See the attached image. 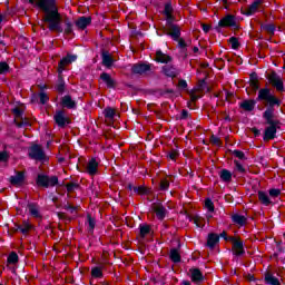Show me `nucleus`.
Returning <instances> with one entry per match:
<instances>
[{
    "instance_id": "nucleus-1",
    "label": "nucleus",
    "mask_w": 285,
    "mask_h": 285,
    "mask_svg": "<svg viewBox=\"0 0 285 285\" xmlns=\"http://www.w3.org/2000/svg\"><path fill=\"white\" fill-rule=\"evenodd\" d=\"M28 3L43 12L42 21L43 23H48V30L50 32H65V35H72L75 32V23L70 21V18H65V29L61 26L62 18L57 6V0H28Z\"/></svg>"
},
{
    "instance_id": "nucleus-2",
    "label": "nucleus",
    "mask_w": 285,
    "mask_h": 285,
    "mask_svg": "<svg viewBox=\"0 0 285 285\" xmlns=\"http://www.w3.org/2000/svg\"><path fill=\"white\" fill-rule=\"evenodd\" d=\"M257 101H266L263 119L267 127L264 130L263 141H273L277 137V128L282 125L278 119H275V106L279 108L282 100L273 95L268 87H265L258 91Z\"/></svg>"
},
{
    "instance_id": "nucleus-3",
    "label": "nucleus",
    "mask_w": 285,
    "mask_h": 285,
    "mask_svg": "<svg viewBox=\"0 0 285 285\" xmlns=\"http://www.w3.org/2000/svg\"><path fill=\"white\" fill-rule=\"evenodd\" d=\"M36 186H38V188H55L59 186V177L57 175L48 176L47 174H38L36 177Z\"/></svg>"
},
{
    "instance_id": "nucleus-4",
    "label": "nucleus",
    "mask_w": 285,
    "mask_h": 285,
    "mask_svg": "<svg viewBox=\"0 0 285 285\" xmlns=\"http://www.w3.org/2000/svg\"><path fill=\"white\" fill-rule=\"evenodd\" d=\"M223 28H232L233 30H239L237 17H235V14L227 13L218 21V24L214 27V30L219 33L222 32Z\"/></svg>"
},
{
    "instance_id": "nucleus-5",
    "label": "nucleus",
    "mask_w": 285,
    "mask_h": 285,
    "mask_svg": "<svg viewBox=\"0 0 285 285\" xmlns=\"http://www.w3.org/2000/svg\"><path fill=\"white\" fill-rule=\"evenodd\" d=\"M166 17V26L169 32L166 33L167 37L171 39H179L181 37V28L179 24H175L176 18L171 14H167Z\"/></svg>"
},
{
    "instance_id": "nucleus-6",
    "label": "nucleus",
    "mask_w": 285,
    "mask_h": 285,
    "mask_svg": "<svg viewBox=\"0 0 285 285\" xmlns=\"http://www.w3.org/2000/svg\"><path fill=\"white\" fill-rule=\"evenodd\" d=\"M28 156L29 159H33V161H48V156L46 155L43 147L39 144L29 147Z\"/></svg>"
},
{
    "instance_id": "nucleus-7",
    "label": "nucleus",
    "mask_w": 285,
    "mask_h": 285,
    "mask_svg": "<svg viewBox=\"0 0 285 285\" xmlns=\"http://www.w3.org/2000/svg\"><path fill=\"white\" fill-rule=\"evenodd\" d=\"M53 121L58 128H66V126H70V124H72V120L70 117L66 116V110L63 109L56 111L53 115Z\"/></svg>"
},
{
    "instance_id": "nucleus-8",
    "label": "nucleus",
    "mask_w": 285,
    "mask_h": 285,
    "mask_svg": "<svg viewBox=\"0 0 285 285\" xmlns=\"http://www.w3.org/2000/svg\"><path fill=\"white\" fill-rule=\"evenodd\" d=\"M153 71V65L146 62H137L131 66V75H146Z\"/></svg>"
},
{
    "instance_id": "nucleus-9",
    "label": "nucleus",
    "mask_w": 285,
    "mask_h": 285,
    "mask_svg": "<svg viewBox=\"0 0 285 285\" xmlns=\"http://www.w3.org/2000/svg\"><path fill=\"white\" fill-rule=\"evenodd\" d=\"M267 79L278 92H284V80H282V77H279L277 72L273 71L269 76H267Z\"/></svg>"
},
{
    "instance_id": "nucleus-10",
    "label": "nucleus",
    "mask_w": 285,
    "mask_h": 285,
    "mask_svg": "<svg viewBox=\"0 0 285 285\" xmlns=\"http://www.w3.org/2000/svg\"><path fill=\"white\" fill-rule=\"evenodd\" d=\"M232 250L233 255L236 257H242L246 255V249H244V240H240L239 238H235L232 242Z\"/></svg>"
},
{
    "instance_id": "nucleus-11",
    "label": "nucleus",
    "mask_w": 285,
    "mask_h": 285,
    "mask_svg": "<svg viewBox=\"0 0 285 285\" xmlns=\"http://www.w3.org/2000/svg\"><path fill=\"white\" fill-rule=\"evenodd\" d=\"M60 106L67 110H77V100L72 99L70 95H65L60 98Z\"/></svg>"
},
{
    "instance_id": "nucleus-12",
    "label": "nucleus",
    "mask_w": 285,
    "mask_h": 285,
    "mask_svg": "<svg viewBox=\"0 0 285 285\" xmlns=\"http://www.w3.org/2000/svg\"><path fill=\"white\" fill-rule=\"evenodd\" d=\"M26 181V171H17L14 176L9 177L11 186H23Z\"/></svg>"
},
{
    "instance_id": "nucleus-13",
    "label": "nucleus",
    "mask_w": 285,
    "mask_h": 285,
    "mask_svg": "<svg viewBox=\"0 0 285 285\" xmlns=\"http://www.w3.org/2000/svg\"><path fill=\"white\" fill-rule=\"evenodd\" d=\"M257 101L263 100H256L255 99H245L242 102L238 104L240 110H245V112H253L255 110V106H257Z\"/></svg>"
},
{
    "instance_id": "nucleus-14",
    "label": "nucleus",
    "mask_w": 285,
    "mask_h": 285,
    "mask_svg": "<svg viewBox=\"0 0 285 285\" xmlns=\"http://www.w3.org/2000/svg\"><path fill=\"white\" fill-rule=\"evenodd\" d=\"M46 88H48V86H42V87H40V92L38 94V96L37 95H33L32 97H31V101L32 102H35V101H37V99H38V97H39V102L42 105V106H46V102L47 101H50V97L48 96V94H46V91H43V90H46Z\"/></svg>"
},
{
    "instance_id": "nucleus-15",
    "label": "nucleus",
    "mask_w": 285,
    "mask_h": 285,
    "mask_svg": "<svg viewBox=\"0 0 285 285\" xmlns=\"http://www.w3.org/2000/svg\"><path fill=\"white\" fill-rule=\"evenodd\" d=\"M86 170L90 177H95V175L99 173V163L97 161V158L89 159Z\"/></svg>"
},
{
    "instance_id": "nucleus-16",
    "label": "nucleus",
    "mask_w": 285,
    "mask_h": 285,
    "mask_svg": "<svg viewBox=\"0 0 285 285\" xmlns=\"http://www.w3.org/2000/svg\"><path fill=\"white\" fill-rule=\"evenodd\" d=\"M190 273V279L194 284H202L204 282V274L202 273V269L194 267L189 269Z\"/></svg>"
},
{
    "instance_id": "nucleus-17",
    "label": "nucleus",
    "mask_w": 285,
    "mask_h": 285,
    "mask_svg": "<svg viewBox=\"0 0 285 285\" xmlns=\"http://www.w3.org/2000/svg\"><path fill=\"white\" fill-rule=\"evenodd\" d=\"M76 23V28H79V30H86L88 26H90V23H92V17H86V16H81L77 19Z\"/></svg>"
},
{
    "instance_id": "nucleus-18",
    "label": "nucleus",
    "mask_w": 285,
    "mask_h": 285,
    "mask_svg": "<svg viewBox=\"0 0 285 285\" xmlns=\"http://www.w3.org/2000/svg\"><path fill=\"white\" fill-rule=\"evenodd\" d=\"M262 3H264V0H254L252 2V4L248 7V9L244 12H242V14H245V17H253V14H255V12H257V10L259 9V6H262Z\"/></svg>"
},
{
    "instance_id": "nucleus-19",
    "label": "nucleus",
    "mask_w": 285,
    "mask_h": 285,
    "mask_svg": "<svg viewBox=\"0 0 285 285\" xmlns=\"http://www.w3.org/2000/svg\"><path fill=\"white\" fill-rule=\"evenodd\" d=\"M217 244H219V234L209 233L207 235V243H206L207 248H210V250H214Z\"/></svg>"
},
{
    "instance_id": "nucleus-20",
    "label": "nucleus",
    "mask_w": 285,
    "mask_h": 285,
    "mask_svg": "<svg viewBox=\"0 0 285 285\" xmlns=\"http://www.w3.org/2000/svg\"><path fill=\"white\" fill-rule=\"evenodd\" d=\"M163 73L166 77H170L171 79H175L179 75V70H177V67L173 65H165L163 66Z\"/></svg>"
},
{
    "instance_id": "nucleus-21",
    "label": "nucleus",
    "mask_w": 285,
    "mask_h": 285,
    "mask_svg": "<svg viewBox=\"0 0 285 285\" xmlns=\"http://www.w3.org/2000/svg\"><path fill=\"white\" fill-rule=\"evenodd\" d=\"M101 59H102V66H105L106 68H112V65L115 63V59L112 58V56H110L109 51L102 50Z\"/></svg>"
},
{
    "instance_id": "nucleus-22",
    "label": "nucleus",
    "mask_w": 285,
    "mask_h": 285,
    "mask_svg": "<svg viewBox=\"0 0 285 285\" xmlns=\"http://www.w3.org/2000/svg\"><path fill=\"white\" fill-rule=\"evenodd\" d=\"M155 61H157V63H170V61H173V57L164 53L161 50H157Z\"/></svg>"
},
{
    "instance_id": "nucleus-23",
    "label": "nucleus",
    "mask_w": 285,
    "mask_h": 285,
    "mask_svg": "<svg viewBox=\"0 0 285 285\" xmlns=\"http://www.w3.org/2000/svg\"><path fill=\"white\" fill-rule=\"evenodd\" d=\"M100 79L106 83L107 88H116L117 82H115V79L110 76L108 72L100 73Z\"/></svg>"
},
{
    "instance_id": "nucleus-24",
    "label": "nucleus",
    "mask_w": 285,
    "mask_h": 285,
    "mask_svg": "<svg viewBox=\"0 0 285 285\" xmlns=\"http://www.w3.org/2000/svg\"><path fill=\"white\" fill-rule=\"evenodd\" d=\"M258 202H261V204H263V206L273 205V202L271 200V197L264 190H258Z\"/></svg>"
},
{
    "instance_id": "nucleus-25",
    "label": "nucleus",
    "mask_w": 285,
    "mask_h": 285,
    "mask_svg": "<svg viewBox=\"0 0 285 285\" xmlns=\"http://www.w3.org/2000/svg\"><path fill=\"white\" fill-rule=\"evenodd\" d=\"M232 222L233 224H237L238 226H246L248 218H246V216L244 215L233 214Z\"/></svg>"
},
{
    "instance_id": "nucleus-26",
    "label": "nucleus",
    "mask_w": 285,
    "mask_h": 285,
    "mask_svg": "<svg viewBox=\"0 0 285 285\" xmlns=\"http://www.w3.org/2000/svg\"><path fill=\"white\" fill-rule=\"evenodd\" d=\"M55 89L59 95H63V92H66V80H63V76H61V73L58 76Z\"/></svg>"
},
{
    "instance_id": "nucleus-27",
    "label": "nucleus",
    "mask_w": 285,
    "mask_h": 285,
    "mask_svg": "<svg viewBox=\"0 0 285 285\" xmlns=\"http://www.w3.org/2000/svg\"><path fill=\"white\" fill-rule=\"evenodd\" d=\"M153 233V228L148 224H140L139 225V237L140 239H146L147 235H150Z\"/></svg>"
},
{
    "instance_id": "nucleus-28",
    "label": "nucleus",
    "mask_w": 285,
    "mask_h": 285,
    "mask_svg": "<svg viewBox=\"0 0 285 285\" xmlns=\"http://www.w3.org/2000/svg\"><path fill=\"white\" fill-rule=\"evenodd\" d=\"M154 213L156 214L157 219H159L160 222H164V219H166V207H164V205H158L155 209Z\"/></svg>"
},
{
    "instance_id": "nucleus-29",
    "label": "nucleus",
    "mask_w": 285,
    "mask_h": 285,
    "mask_svg": "<svg viewBox=\"0 0 285 285\" xmlns=\"http://www.w3.org/2000/svg\"><path fill=\"white\" fill-rule=\"evenodd\" d=\"M265 284L282 285V283H279V278L275 277L271 272L265 273Z\"/></svg>"
},
{
    "instance_id": "nucleus-30",
    "label": "nucleus",
    "mask_w": 285,
    "mask_h": 285,
    "mask_svg": "<svg viewBox=\"0 0 285 285\" xmlns=\"http://www.w3.org/2000/svg\"><path fill=\"white\" fill-rule=\"evenodd\" d=\"M169 259L174 262V264H179L181 262V254H179L178 248H171L169 252Z\"/></svg>"
},
{
    "instance_id": "nucleus-31",
    "label": "nucleus",
    "mask_w": 285,
    "mask_h": 285,
    "mask_svg": "<svg viewBox=\"0 0 285 285\" xmlns=\"http://www.w3.org/2000/svg\"><path fill=\"white\" fill-rule=\"evenodd\" d=\"M66 66H70V60L65 56L58 63V75H62Z\"/></svg>"
},
{
    "instance_id": "nucleus-32",
    "label": "nucleus",
    "mask_w": 285,
    "mask_h": 285,
    "mask_svg": "<svg viewBox=\"0 0 285 285\" xmlns=\"http://www.w3.org/2000/svg\"><path fill=\"white\" fill-rule=\"evenodd\" d=\"M220 179L222 181L228 183L233 180V173L228 169H222L220 170Z\"/></svg>"
},
{
    "instance_id": "nucleus-33",
    "label": "nucleus",
    "mask_w": 285,
    "mask_h": 285,
    "mask_svg": "<svg viewBox=\"0 0 285 285\" xmlns=\"http://www.w3.org/2000/svg\"><path fill=\"white\" fill-rule=\"evenodd\" d=\"M91 277L94 279H101L104 277V271L99 266H95L91 268Z\"/></svg>"
},
{
    "instance_id": "nucleus-34",
    "label": "nucleus",
    "mask_w": 285,
    "mask_h": 285,
    "mask_svg": "<svg viewBox=\"0 0 285 285\" xmlns=\"http://www.w3.org/2000/svg\"><path fill=\"white\" fill-rule=\"evenodd\" d=\"M7 263L12 266L19 264V254H17V252H11L7 258Z\"/></svg>"
},
{
    "instance_id": "nucleus-35",
    "label": "nucleus",
    "mask_w": 285,
    "mask_h": 285,
    "mask_svg": "<svg viewBox=\"0 0 285 285\" xmlns=\"http://www.w3.org/2000/svg\"><path fill=\"white\" fill-rule=\"evenodd\" d=\"M28 208L31 217H36V219H41V214L39 213V209L35 204H29Z\"/></svg>"
},
{
    "instance_id": "nucleus-36",
    "label": "nucleus",
    "mask_w": 285,
    "mask_h": 285,
    "mask_svg": "<svg viewBox=\"0 0 285 285\" xmlns=\"http://www.w3.org/2000/svg\"><path fill=\"white\" fill-rule=\"evenodd\" d=\"M115 115H117V111H115V109H112L111 107H107L104 109V117L106 119H115Z\"/></svg>"
},
{
    "instance_id": "nucleus-37",
    "label": "nucleus",
    "mask_w": 285,
    "mask_h": 285,
    "mask_svg": "<svg viewBox=\"0 0 285 285\" xmlns=\"http://www.w3.org/2000/svg\"><path fill=\"white\" fill-rule=\"evenodd\" d=\"M173 12H175V9L173 8V1L168 0L165 3V8L163 10V14L166 17L168 14H173Z\"/></svg>"
},
{
    "instance_id": "nucleus-38",
    "label": "nucleus",
    "mask_w": 285,
    "mask_h": 285,
    "mask_svg": "<svg viewBox=\"0 0 285 285\" xmlns=\"http://www.w3.org/2000/svg\"><path fill=\"white\" fill-rule=\"evenodd\" d=\"M198 90L200 92H210V87L206 83V78L198 81Z\"/></svg>"
},
{
    "instance_id": "nucleus-39",
    "label": "nucleus",
    "mask_w": 285,
    "mask_h": 285,
    "mask_svg": "<svg viewBox=\"0 0 285 285\" xmlns=\"http://www.w3.org/2000/svg\"><path fill=\"white\" fill-rule=\"evenodd\" d=\"M81 188V185L79 183H67L66 189L68 193H75V190H79Z\"/></svg>"
},
{
    "instance_id": "nucleus-40",
    "label": "nucleus",
    "mask_w": 285,
    "mask_h": 285,
    "mask_svg": "<svg viewBox=\"0 0 285 285\" xmlns=\"http://www.w3.org/2000/svg\"><path fill=\"white\" fill-rule=\"evenodd\" d=\"M87 222L89 225V233H95V226H97V220L92 217V215H87Z\"/></svg>"
},
{
    "instance_id": "nucleus-41",
    "label": "nucleus",
    "mask_w": 285,
    "mask_h": 285,
    "mask_svg": "<svg viewBox=\"0 0 285 285\" xmlns=\"http://www.w3.org/2000/svg\"><path fill=\"white\" fill-rule=\"evenodd\" d=\"M13 124H16L17 128H26L28 126H32V124H30L28 118H24V117H23V119H21V122L17 121V119H14Z\"/></svg>"
},
{
    "instance_id": "nucleus-42",
    "label": "nucleus",
    "mask_w": 285,
    "mask_h": 285,
    "mask_svg": "<svg viewBox=\"0 0 285 285\" xmlns=\"http://www.w3.org/2000/svg\"><path fill=\"white\" fill-rule=\"evenodd\" d=\"M228 42L230 43L233 50H239L240 43H239V39H237V37H230Z\"/></svg>"
},
{
    "instance_id": "nucleus-43",
    "label": "nucleus",
    "mask_w": 285,
    "mask_h": 285,
    "mask_svg": "<svg viewBox=\"0 0 285 285\" xmlns=\"http://www.w3.org/2000/svg\"><path fill=\"white\" fill-rule=\"evenodd\" d=\"M205 207L207 208L208 213H215V203H213V199L206 198Z\"/></svg>"
},
{
    "instance_id": "nucleus-44",
    "label": "nucleus",
    "mask_w": 285,
    "mask_h": 285,
    "mask_svg": "<svg viewBox=\"0 0 285 285\" xmlns=\"http://www.w3.org/2000/svg\"><path fill=\"white\" fill-rule=\"evenodd\" d=\"M173 41H177L178 48H180V50H186V48H188L186 40H184V38H181V36H178L177 39H173Z\"/></svg>"
},
{
    "instance_id": "nucleus-45",
    "label": "nucleus",
    "mask_w": 285,
    "mask_h": 285,
    "mask_svg": "<svg viewBox=\"0 0 285 285\" xmlns=\"http://www.w3.org/2000/svg\"><path fill=\"white\" fill-rule=\"evenodd\" d=\"M168 188H170V181L166 178L161 179L159 184V190L166 191Z\"/></svg>"
},
{
    "instance_id": "nucleus-46",
    "label": "nucleus",
    "mask_w": 285,
    "mask_h": 285,
    "mask_svg": "<svg viewBox=\"0 0 285 285\" xmlns=\"http://www.w3.org/2000/svg\"><path fill=\"white\" fill-rule=\"evenodd\" d=\"M269 193V197H272V199H277V197H279V195H282V189L279 188H271L268 190Z\"/></svg>"
},
{
    "instance_id": "nucleus-47",
    "label": "nucleus",
    "mask_w": 285,
    "mask_h": 285,
    "mask_svg": "<svg viewBox=\"0 0 285 285\" xmlns=\"http://www.w3.org/2000/svg\"><path fill=\"white\" fill-rule=\"evenodd\" d=\"M31 229H32V225H30V223H28L27 220H23L22 228H21L22 235H28V233H30Z\"/></svg>"
},
{
    "instance_id": "nucleus-48",
    "label": "nucleus",
    "mask_w": 285,
    "mask_h": 285,
    "mask_svg": "<svg viewBox=\"0 0 285 285\" xmlns=\"http://www.w3.org/2000/svg\"><path fill=\"white\" fill-rule=\"evenodd\" d=\"M10 159V154L7 150L0 151V164H8Z\"/></svg>"
},
{
    "instance_id": "nucleus-49",
    "label": "nucleus",
    "mask_w": 285,
    "mask_h": 285,
    "mask_svg": "<svg viewBox=\"0 0 285 285\" xmlns=\"http://www.w3.org/2000/svg\"><path fill=\"white\" fill-rule=\"evenodd\" d=\"M134 193H136L137 195H148V188L144 186H135Z\"/></svg>"
},
{
    "instance_id": "nucleus-50",
    "label": "nucleus",
    "mask_w": 285,
    "mask_h": 285,
    "mask_svg": "<svg viewBox=\"0 0 285 285\" xmlns=\"http://www.w3.org/2000/svg\"><path fill=\"white\" fill-rule=\"evenodd\" d=\"M262 29L268 32L269 35H275V24L273 23L262 24Z\"/></svg>"
},
{
    "instance_id": "nucleus-51",
    "label": "nucleus",
    "mask_w": 285,
    "mask_h": 285,
    "mask_svg": "<svg viewBox=\"0 0 285 285\" xmlns=\"http://www.w3.org/2000/svg\"><path fill=\"white\" fill-rule=\"evenodd\" d=\"M11 112L14 115L17 119H23V109L19 107H14Z\"/></svg>"
},
{
    "instance_id": "nucleus-52",
    "label": "nucleus",
    "mask_w": 285,
    "mask_h": 285,
    "mask_svg": "<svg viewBox=\"0 0 285 285\" xmlns=\"http://www.w3.org/2000/svg\"><path fill=\"white\" fill-rule=\"evenodd\" d=\"M10 71V65L6 61L0 62V75H6L7 72Z\"/></svg>"
},
{
    "instance_id": "nucleus-53",
    "label": "nucleus",
    "mask_w": 285,
    "mask_h": 285,
    "mask_svg": "<svg viewBox=\"0 0 285 285\" xmlns=\"http://www.w3.org/2000/svg\"><path fill=\"white\" fill-rule=\"evenodd\" d=\"M233 155H235L237 157V159H240L242 161H246V159H248L246 157V154H244V151L236 149L233 151Z\"/></svg>"
},
{
    "instance_id": "nucleus-54",
    "label": "nucleus",
    "mask_w": 285,
    "mask_h": 285,
    "mask_svg": "<svg viewBox=\"0 0 285 285\" xmlns=\"http://www.w3.org/2000/svg\"><path fill=\"white\" fill-rule=\"evenodd\" d=\"M219 239L222 237V239H225V242H235V238L234 236H228V234L226 233V230L222 232L219 235H218Z\"/></svg>"
},
{
    "instance_id": "nucleus-55",
    "label": "nucleus",
    "mask_w": 285,
    "mask_h": 285,
    "mask_svg": "<svg viewBox=\"0 0 285 285\" xmlns=\"http://www.w3.org/2000/svg\"><path fill=\"white\" fill-rule=\"evenodd\" d=\"M234 164H235L236 170L238 173H240L242 175H244V173H246V168H244V165H242V163H239V160H234Z\"/></svg>"
},
{
    "instance_id": "nucleus-56",
    "label": "nucleus",
    "mask_w": 285,
    "mask_h": 285,
    "mask_svg": "<svg viewBox=\"0 0 285 285\" xmlns=\"http://www.w3.org/2000/svg\"><path fill=\"white\" fill-rule=\"evenodd\" d=\"M210 144H213L214 146H222V139H219L215 135H212L210 136Z\"/></svg>"
},
{
    "instance_id": "nucleus-57",
    "label": "nucleus",
    "mask_w": 285,
    "mask_h": 285,
    "mask_svg": "<svg viewBox=\"0 0 285 285\" xmlns=\"http://www.w3.org/2000/svg\"><path fill=\"white\" fill-rule=\"evenodd\" d=\"M66 58L68 59L69 63H75V61H77V59H79V56H77L75 53H67Z\"/></svg>"
},
{
    "instance_id": "nucleus-58",
    "label": "nucleus",
    "mask_w": 285,
    "mask_h": 285,
    "mask_svg": "<svg viewBox=\"0 0 285 285\" xmlns=\"http://www.w3.org/2000/svg\"><path fill=\"white\" fill-rule=\"evenodd\" d=\"M190 117V114L188 112V110L183 109L179 116L180 121H186V119H188Z\"/></svg>"
},
{
    "instance_id": "nucleus-59",
    "label": "nucleus",
    "mask_w": 285,
    "mask_h": 285,
    "mask_svg": "<svg viewBox=\"0 0 285 285\" xmlns=\"http://www.w3.org/2000/svg\"><path fill=\"white\" fill-rule=\"evenodd\" d=\"M249 86L254 90V92H257V90L259 92V90H262V89H259V80L249 81Z\"/></svg>"
},
{
    "instance_id": "nucleus-60",
    "label": "nucleus",
    "mask_w": 285,
    "mask_h": 285,
    "mask_svg": "<svg viewBox=\"0 0 285 285\" xmlns=\"http://www.w3.org/2000/svg\"><path fill=\"white\" fill-rule=\"evenodd\" d=\"M178 88H181V90H186V88H188V82L185 79H180L178 81Z\"/></svg>"
},
{
    "instance_id": "nucleus-61",
    "label": "nucleus",
    "mask_w": 285,
    "mask_h": 285,
    "mask_svg": "<svg viewBox=\"0 0 285 285\" xmlns=\"http://www.w3.org/2000/svg\"><path fill=\"white\" fill-rule=\"evenodd\" d=\"M177 155H179V153H177L176 150H173L168 154L167 157H169V159H171V161H175L177 159Z\"/></svg>"
},
{
    "instance_id": "nucleus-62",
    "label": "nucleus",
    "mask_w": 285,
    "mask_h": 285,
    "mask_svg": "<svg viewBox=\"0 0 285 285\" xmlns=\"http://www.w3.org/2000/svg\"><path fill=\"white\" fill-rule=\"evenodd\" d=\"M250 130L254 137H259V135H262V130H259L257 127H253Z\"/></svg>"
},
{
    "instance_id": "nucleus-63",
    "label": "nucleus",
    "mask_w": 285,
    "mask_h": 285,
    "mask_svg": "<svg viewBox=\"0 0 285 285\" xmlns=\"http://www.w3.org/2000/svg\"><path fill=\"white\" fill-rule=\"evenodd\" d=\"M65 210H70V213H75V210H77V207L70 204H67L65 205Z\"/></svg>"
},
{
    "instance_id": "nucleus-64",
    "label": "nucleus",
    "mask_w": 285,
    "mask_h": 285,
    "mask_svg": "<svg viewBox=\"0 0 285 285\" xmlns=\"http://www.w3.org/2000/svg\"><path fill=\"white\" fill-rule=\"evenodd\" d=\"M249 81H259L257 72H252L249 75Z\"/></svg>"
}]
</instances>
